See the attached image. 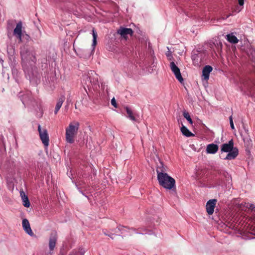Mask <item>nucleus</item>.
Returning a JSON list of instances; mask_svg holds the SVG:
<instances>
[{"label": "nucleus", "instance_id": "14", "mask_svg": "<svg viewBox=\"0 0 255 255\" xmlns=\"http://www.w3.org/2000/svg\"><path fill=\"white\" fill-rule=\"evenodd\" d=\"M65 99V97L63 95H61L58 99V101L57 102L55 110H54V113L55 114H57L58 112L59 111V109L61 108L63 102H64Z\"/></svg>", "mask_w": 255, "mask_h": 255}, {"label": "nucleus", "instance_id": "20", "mask_svg": "<svg viewBox=\"0 0 255 255\" xmlns=\"http://www.w3.org/2000/svg\"><path fill=\"white\" fill-rule=\"evenodd\" d=\"M183 115L184 117L189 122V123L190 124L192 125L193 124L192 120L188 112H187L186 111L184 112L183 113Z\"/></svg>", "mask_w": 255, "mask_h": 255}, {"label": "nucleus", "instance_id": "31", "mask_svg": "<svg viewBox=\"0 0 255 255\" xmlns=\"http://www.w3.org/2000/svg\"><path fill=\"white\" fill-rule=\"evenodd\" d=\"M10 21H8V24H9V23H10Z\"/></svg>", "mask_w": 255, "mask_h": 255}, {"label": "nucleus", "instance_id": "22", "mask_svg": "<svg viewBox=\"0 0 255 255\" xmlns=\"http://www.w3.org/2000/svg\"><path fill=\"white\" fill-rule=\"evenodd\" d=\"M246 207L248 209L249 211H255V206L254 205L250 203H245Z\"/></svg>", "mask_w": 255, "mask_h": 255}, {"label": "nucleus", "instance_id": "10", "mask_svg": "<svg viewBox=\"0 0 255 255\" xmlns=\"http://www.w3.org/2000/svg\"><path fill=\"white\" fill-rule=\"evenodd\" d=\"M118 33L120 34L122 37L127 39L128 35H131L133 31L131 28L121 27L118 30Z\"/></svg>", "mask_w": 255, "mask_h": 255}, {"label": "nucleus", "instance_id": "24", "mask_svg": "<svg viewBox=\"0 0 255 255\" xmlns=\"http://www.w3.org/2000/svg\"><path fill=\"white\" fill-rule=\"evenodd\" d=\"M166 55L169 60L171 61L173 59V57L170 51H168V52L166 53Z\"/></svg>", "mask_w": 255, "mask_h": 255}, {"label": "nucleus", "instance_id": "2", "mask_svg": "<svg viewBox=\"0 0 255 255\" xmlns=\"http://www.w3.org/2000/svg\"><path fill=\"white\" fill-rule=\"evenodd\" d=\"M221 150L222 152H229L225 159L231 160L235 159L239 154V150L237 147H234V141L230 140L228 143H224L222 145Z\"/></svg>", "mask_w": 255, "mask_h": 255}, {"label": "nucleus", "instance_id": "18", "mask_svg": "<svg viewBox=\"0 0 255 255\" xmlns=\"http://www.w3.org/2000/svg\"><path fill=\"white\" fill-rule=\"evenodd\" d=\"M227 39L229 42L233 44H236L239 42L237 37L234 35L233 33L227 34Z\"/></svg>", "mask_w": 255, "mask_h": 255}, {"label": "nucleus", "instance_id": "11", "mask_svg": "<svg viewBox=\"0 0 255 255\" xmlns=\"http://www.w3.org/2000/svg\"><path fill=\"white\" fill-rule=\"evenodd\" d=\"M22 227L24 231L30 236L33 235V233L30 228L29 221L27 219H24L22 222Z\"/></svg>", "mask_w": 255, "mask_h": 255}, {"label": "nucleus", "instance_id": "28", "mask_svg": "<svg viewBox=\"0 0 255 255\" xmlns=\"http://www.w3.org/2000/svg\"><path fill=\"white\" fill-rule=\"evenodd\" d=\"M248 142L250 143V142H252V140L250 139V140H248Z\"/></svg>", "mask_w": 255, "mask_h": 255}, {"label": "nucleus", "instance_id": "6", "mask_svg": "<svg viewBox=\"0 0 255 255\" xmlns=\"http://www.w3.org/2000/svg\"><path fill=\"white\" fill-rule=\"evenodd\" d=\"M20 55L22 61H34L35 60L33 53L25 48L21 50Z\"/></svg>", "mask_w": 255, "mask_h": 255}, {"label": "nucleus", "instance_id": "25", "mask_svg": "<svg viewBox=\"0 0 255 255\" xmlns=\"http://www.w3.org/2000/svg\"><path fill=\"white\" fill-rule=\"evenodd\" d=\"M111 104L115 108H117V105L116 103V100L115 98H113L111 100Z\"/></svg>", "mask_w": 255, "mask_h": 255}, {"label": "nucleus", "instance_id": "26", "mask_svg": "<svg viewBox=\"0 0 255 255\" xmlns=\"http://www.w3.org/2000/svg\"><path fill=\"white\" fill-rule=\"evenodd\" d=\"M126 228V227H124V226H120L119 227H118V229L120 231H122L124 230V229Z\"/></svg>", "mask_w": 255, "mask_h": 255}, {"label": "nucleus", "instance_id": "13", "mask_svg": "<svg viewBox=\"0 0 255 255\" xmlns=\"http://www.w3.org/2000/svg\"><path fill=\"white\" fill-rule=\"evenodd\" d=\"M212 67L210 65L205 66L202 71V76L204 77V79L207 80L209 78V75L210 72L212 71Z\"/></svg>", "mask_w": 255, "mask_h": 255}, {"label": "nucleus", "instance_id": "21", "mask_svg": "<svg viewBox=\"0 0 255 255\" xmlns=\"http://www.w3.org/2000/svg\"><path fill=\"white\" fill-rule=\"evenodd\" d=\"M93 32V46H95L97 44V34L96 32L93 29L92 30Z\"/></svg>", "mask_w": 255, "mask_h": 255}, {"label": "nucleus", "instance_id": "1", "mask_svg": "<svg viewBox=\"0 0 255 255\" xmlns=\"http://www.w3.org/2000/svg\"><path fill=\"white\" fill-rule=\"evenodd\" d=\"M156 172L157 179L160 186L168 190H171L175 188V179L169 176L166 173L164 172L162 168L158 167L156 169Z\"/></svg>", "mask_w": 255, "mask_h": 255}, {"label": "nucleus", "instance_id": "3", "mask_svg": "<svg viewBox=\"0 0 255 255\" xmlns=\"http://www.w3.org/2000/svg\"><path fill=\"white\" fill-rule=\"evenodd\" d=\"M79 127V123L74 122L70 124L66 128L65 138L67 142L69 143H74V138L77 134Z\"/></svg>", "mask_w": 255, "mask_h": 255}, {"label": "nucleus", "instance_id": "19", "mask_svg": "<svg viewBox=\"0 0 255 255\" xmlns=\"http://www.w3.org/2000/svg\"><path fill=\"white\" fill-rule=\"evenodd\" d=\"M126 110L127 114V117L131 121H135V118L133 114L132 110L127 107L126 108Z\"/></svg>", "mask_w": 255, "mask_h": 255}, {"label": "nucleus", "instance_id": "30", "mask_svg": "<svg viewBox=\"0 0 255 255\" xmlns=\"http://www.w3.org/2000/svg\"><path fill=\"white\" fill-rule=\"evenodd\" d=\"M109 237H110L112 239H113L112 236H111V235H109Z\"/></svg>", "mask_w": 255, "mask_h": 255}, {"label": "nucleus", "instance_id": "4", "mask_svg": "<svg viewBox=\"0 0 255 255\" xmlns=\"http://www.w3.org/2000/svg\"><path fill=\"white\" fill-rule=\"evenodd\" d=\"M22 23L19 21L16 25L15 28L13 30V35H15L20 42L22 41V36L27 41L30 39L29 35L22 32Z\"/></svg>", "mask_w": 255, "mask_h": 255}, {"label": "nucleus", "instance_id": "8", "mask_svg": "<svg viewBox=\"0 0 255 255\" xmlns=\"http://www.w3.org/2000/svg\"><path fill=\"white\" fill-rule=\"evenodd\" d=\"M57 239L58 236L57 232L55 231L52 232L50 235L48 243V246L50 251H52L54 250L57 241Z\"/></svg>", "mask_w": 255, "mask_h": 255}, {"label": "nucleus", "instance_id": "29", "mask_svg": "<svg viewBox=\"0 0 255 255\" xmlns=\"http://www.w3.org/2000/svg\"><path fill=\"white\" fill-rule=\"evenodd\" d=\"M104 234H105V235H106V236H109V235H108V234H107V233H105V232H104Z\"/></svg>", "mask_w": 255, "mask_h": 255}, {"label": "nucleus", "instance_id": "5", "mask_svg": "<svg viewBox=\"0 0 255 255\" xmlns=\"http://www.w3.org/2000/svg\"><path fill=\"white\" fill-rule=\"evenodd\" d=\"M38 131L39 132L40 138L42 142L45 146L49 145V136L46 129H42L40 125L38 126Z\"/></svg>", "mask_w": 255, "mask_h": 255}, {"label": "nucleus", "instance_id": "17", "mask_svg": "<svg viewBox=\"0 0 255 255\" xmlns=\"http://www.w3.org/2000/svg\"><path fill=\"white\" fill-rule=\"evenodd\" d=\"M181 131L182 134L187 137L194 136V134L190 131L189 129L183 125H182V127L181 128Z\"/></svg>", "mask_w": 255, "mask_h": 255}, {"label": "nucleus", "instance_id": "27", "mask_svg": "<svg viewBox=\"0 0 255 255\" xmlns=\"http://www.w3.org/2000/svg\"><path fill=\"white\" fill-rule=\"evenodd\" d=\"M239 4L240 5H243L244 4V0H238Z\"/></svg>", "mask_w": 255, "mask_h": 255}, {"label": "nucleus", "instance_id": "7", "mask_svg": "<svg viewBox=\"0 0 255 255\" xmlns=\"http://www.w3.org/2000/svg\"><path fill=\"white\" fill-rule=\"evenodd\" d=\"M170 67L171 71L174 74L176 79L180 82L182 83L184 81L180 73L179 68L176 65L175 63L172 61L170 64Z\"/></svg>", "mask_w": 255, "mask_h": 255}, {"label": "nucleus", "instance_id": "9", "mask_svg": "<svg viewBox=\"0 0 255 255\" xmlns=\"http://www.w3.org/2000/svg\"><path fill=\"white\" fill-rule=\"evenodd\" d=\"M216 203V199H211L206 203V211L209 215H211L213 214Z\"/></svg>", "mask_w": 255, "mask_h": 255}, {"label": "nucleus", "instance_id": "12", "mask_svg": "<svg viewBox=\"0 0 255 255\" xmlns=\"http://www.w3.org/2000/svg\"><path fill=\"white\" fill-rule=\"evenodd\" d=\"M218 149L219 146L218 145L211 143L207 146L206 151L208 153L215 154L218 151Z\"/></svg>", "mask_w": 255, "mask_h": 255}, {"label": "nucleus", "instance_id": "16", "mask_svg": "<svg viewBox=\"0 0 255 255\" xmlns=\"http://www.w3.org/2000/svg\"><path fill=\"white\" fill-rule=\"evenodd\" d=\"M250 220V230L252 234L255 235V213H254Z\"/></svg>", "mask_w": 255, "mask_h": 255}, {"label": "nucleus", "instance_id": "23", "mask_svg": "<svg viewBox=\"0 0 255 255\" xmlns=\"http://www.w3.org/2000/svg\"><path fill=\"white\" fill-rule=\"evenodd\" d=\"M229 120H230V124L231 128L232 129H235V127H234V123H233L232 116H231L229 117Z\"/></svg>", "mask_w": 255, "mask_h": 255}, {"label": "nucleus", "instance_id": "15", "mask_svg": "<svg viewBox=\"0 0 255 255\" xmlns=\"http://www.w3.org/2000/svg\"><path fill=\"white\" fill-rule=\"evenodd\" d=\"M20 194L23 202V205L25 207H29L30 202L29 201L28 197L25 194L24 191H21L20 192Z\"/></svg>", "mask_w": 255, "mask_h": 255}]
</instances>
